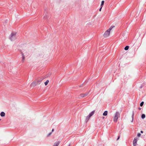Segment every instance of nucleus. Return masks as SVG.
Here are the masks:
<instances>
[{
  "label": "nucleus",
  "instance_id": "1",
  "mask_svg": "<svg viewBox=\"0 0 146 146\" xmlns=\"http://www.w3.org/2000/svg\"><path fill=\"white\" fill-rule=\"evenodd\" d=\"M42 80L40 79L38 80H35V81L33 82L31 84V85L33 86H35L37 85L40 84L41 81H42Z\"/></svg>",
  "mask_w": 146,
  "mask_h": 146
},
{
  "label": "nucleus",
  "instance_id": "2",
  "mask_svg": "<svg viewBox=\"0 0 146 146\" xmlns=\"http://www.w3.org/2000/svg\"><path fill=\"white\" fill-rule=\"evenodd\" d=\"M16 38V34L15 33H12L10 36V39L11 41H14Z\"/></svg>",
  "mask_w": 146,
  "mask_h": 146
},
{
  "label": "nucleus",
  "instance_id": "3",
  "mask_svg": "<svg viewBox=\"0 0 146 146\" xmlns=\"http://www.w3.org/2000/svg\"><path fill=\"white\" fill-rule=\"evenodd\" d=\"M120 116V114L118 112H117L115 114V116L113 118V121L114 122H117V119Z\"/></svg>",
  "mask_w": 146,
  "mask_h": 146
},
{
  "label": "nucleus",
  "instance_id": "4",
  "mask_svg": "<svg viewBox=\"0 0 146 146\" xmlns=\"http://www.w3.org/2000/svg\"><path fill=\"white\" fill-rule=\"evenodd\" d=\"M110 32L108 30H107L104 34V36L105 37H107L110 35Z\"/></svg>",
  "mask_w": 146,
  "mask_h": 146
},
{
  "label": "nucleus",
  "instance_id": "5",
  "mask_svg": "<svg viewBox=\"0 0 146 146\" xmlns=\"http://www.w3.org/2000/svg\"><path fill=\"white\" fill-rule=\"evenodd\" d=\"M22 55V61L23 62H24L25 59V54L24 53V52H21Z\"/></svg>",
  "mask_w": 146,
  "mask_h": 146
},
{
  "label": "nucleus",
  "instance_id": "6",
  "mask_svg": "<svg viewBox=\"0 0 146 146\" xmlns=\"http://www.w3.org/2000/svg\"><path fill=\"white\" fill-rule=\"evenodd\" d=\"M95 111H92V112H91L89 114V115L90 117H91L92 115H94V113Z\"/></svg>",
  "mask_w": 146,
  "mask_h": 146
},
{
  "label": "nucleus",
  "instance_id": "7",
  "mask_svg": "<svg viewBox=\"0 0 146 146\" xmlns=\"http://www.w3.org/2000/svg\"><path fill=\"white\" fill-rule=\"evenodd\" d=\"M137 140L138 139L137 138H135L133 141V143H137Z\"/></svg>",
  "mask_w": 146,
  "mask_h": 146
},
{
  "label": "nucleus",
  "instance_id": "8",
  "mask_svg": "<svg viewBox=\"0 0 146 146\" xmlns=\"http://www.w3.org/2000/svg\"><path fill=\"white\" fill-rule=\"evenodd\" d=\"M88 94H80V96L82 97H84L87 95Z\"/></svg>",
  "mask_w": 146,
  "mask_h": 146
},
{
  "label": "nucleus",
  "instance_id": "9",
  "mask_svg": "<svg viewBox=\"0 0 146 146\" xmlns=\"http://www.w3.org/2000/svg\"><path fill=\"white\" fill-rule=\"evenodd\" d=\"M0 115L2 117H4L5 115V113L4 112H2L0 113Z\"/></svg>",
  "mask_w": 146,
  "mask_h": 146
},
{
  "label": "nucleus",
  "instance_id": "10",
  "mask_svg": "<svg viewBox=\"0 0 146 146\" xmlns=\"http://www.w3.org/2000/svg\"><path fill=\"white\" fill-rule=\"evenodd\" d=\"M90 116L89 115L87 116L86 117V122H87L89 120V119H90Z\"/></svg>",
  "mask_w": 146,
  "mask_h": 146
},
{
  "label": "nucleus",
  "instance_id": "11",
  "mask_svg": "<svg viewBox=\"0 0 146 146\" xmlns=\"http://www.w3.org/2000/svg\"><path fill=\"white\" fill-rule=\"evenodd\" d=\"M60 143V142L58 141L57 142L55 143L53 146H58Z\"/></svg>",
  "mask_w": 146,
  "mask_h": 146
},
{
  "label": "nucleus",
  "instance_id": "12",
  "mask_svg": "<svg viewBox=\"0 0 146 146\" xmlns=\"http://www.w3.org/2000/svg\"><path fill=\"white\" fill-rule=\"evenodd\" d=\"M108 114V111H105L103 113V115L104 116H106Z\"/></svg>",
  "mask_w": 146,
  "mask_h": 146
},
{
  "label": "nucleus",
  "instance_id": "13",
  "mask_svg": "<svg viewBox=\"0 0 146 146\" xmlns=\"http://www.w3.org/2000/svg\"><path fill=\"white\" fill-rule=\"evenodd\" d=\"M47 16H48L47 14L46 13H45V15L44 16V19H47Z\"/></svg>",
  "mask_w": 146,
  "mask_h": 146
},
{
  "label": "nucleus",
  "instance_id": "14",
  "mask_svg": "<svg viewBox=\"0 0 146 146\" xmlns=\"http://www.w3.org/2000/svg\"><path fill=\"white\" fill-rule=\"evenodd\" d=\"M134 111H133L132 112V120L131 121V122H132L133 120V117H134Z\"/></svg>",
  "mask_w": 146,
  "mask_h": 146
},
{
  "label": "nucleus",
  "instance_id": "15",
  "mask_svg": "<svg viewBox=\"0 0 146 146\" xmlns=\"http://www.w3.org/2000/svg\"><path fill=\"white\" fill-rule=\"evenodd\" d=\"M129 46H127L125 47L124 49L126 50H127L129 49Z\"/></svg>",
  "mask_w": 146,
  "mask_h": 146
},
{
  "label": "nucleus",
  "instance_id": "16",
  "mask_svg": "<svg viewBox=\"0 0 146 146\" xmlns=\"http://www.w3.org/2000/svg\"><path fill=\"white\" fill-rule=\"evenodd\" d=\"M104 1H102L101 4V7H103V6L104 5Z\"/></svg>",
  "mask_w": 146,
  "mask_h": 146
},
{
  "label": "nucleus",
  "instance_id": "17",
  "mask_svg": "<svg viewBox=\"0 0 146 146\" xmlns=\"http://www.w3.org/2000/svg\"><path fill=\"white\" fill-rule=\"evenodd\" d=\"M49 81L48 80H47L44 83V84L45 86H46L48 83Z\"/></svg>",
  "mask_w": 146,
  "mask_h": 146
},
{
  "label": "nucleus",
  "instance_id": "18",
  "mask_svg": "<svg viewBox=\"0 0 146 146\" xmlns=\"http://www.w3.org/2000/svg\"><path fill=\"white\" fill-rule=\"evenodd\" d=\"M145 117V114H143L142 115H141V118L143 119H144Z\"/></svg>",
  "mask_w": 146,
  "mask_h": 146
},
{
  "label": "nucleus",
  "instance_id": "19",
  "mask_svg": "<svg viewBox=\"0 0 146 146\" xmlns=\"http://www.w3.org/2000/svg\"><path fill=\"white\" fill-rule=\"evenodd\" d=\"M113 27H112V26L109 29L107 30L108 31L110 32V31L112 29Z\"/></svg>",
  "mask_w": 146,
  "mask_h": 146
},
{
  "label": "nucleus",
  "instance_id": "20",
  "mask_svg": "<svg viewBox=\"0 0 146 146\" xmlns=\"http://www.w3.org/2000/svg\"><path fill=\"white\" fill-rule=\"evenodd\" d=\"M113 27H112V26L109 29L107 30L108 31L110 32V31L112 29Z\"/></svg>",
  "mask_w": 146,
  "mask_h": 146
},
{
  "label": "nucleus",
  "instance_id": "21",
  "mask_svg": "<svg viewBox=\"0 0 146 146\" xmlns=\"http://www.w3.org/2000/svg\"><path fill=\"white\" fill-rule=\"evenodd\" d=\"M113 27H112V26L109 29L107 30L108 31L110 32V31L112 29Z\"/></svg>",
  "mask_w": 146,
  "mask_h": 146
},
{
  "label": "nucleus",
  "instance_id": "22",
  "mask_svg": "<svg viewBox=\"0 0 146 146\" xmlns=\"http://www.w3.org/2000/svg\"><path fill=\"white\" fill-rule=\"evenodd\" d=\"M143 104H144V102H142L141 103H140V106H142L143 105Z\"/></svg>",
  "mask_w": 146,
  "mask_h": 146
},
{
  "label": "nucleus",
  "instance_id": "23",
  "mask_svg": "<svg viewBox=\"0 0 146 146\" xmlns=\"http://www.w3.org/2000/svg\"><path fill=\"white\" fill-rule=\"evenodd\" d=\"M22 52H24V53L25 54V55H26L27 53V52L25 50H23V51H22Z\"/></svg>",
  "mask_w": 146,
  "mask_h": 146
},
{
  "label": "nucleus",
  "instance_id": "24",
  "mask_svg": "<svg viewBox=\"0 0 146 146\" xmlns=\"http://www.w3.org/2000/svg\"><path fill=\"white\" fill-rule=\"evenodd\" d=\"M141 135V134L140 133H138L137 135L138 137H139Z\"/></svg>",
  "mask_w": 146,
  "mask_h": 146
},
{
  "label": "nucleus",
  "instance_id": "25",
  "mask_svg": "<svg viewBox=\"0 0 146 146\" xmlns=\"http://www.w3.org/2000/svg\"><path fill=\"white\" fill-rule=\"evenodd\" d=\"M133 146H136L137 145V143H133Z\"/></svg>",
  "mask_w": 146,
  "mask_h": 146
},
{
  "label": "nucleus",
  "instance_id": "26",
  "mask_svg": "<svg viewBox=\"0 0 146 146\" xmlns=\"http://www.w3.org/2000/svg\"><path fill=\"white\" fill-rule=\"evenodd\" d=\"M51 134H52V132H50V133L48 134V136H49Z\"/></svg>",
  "mask_w": 146,
  "mask_h": 146
},
{
  "label": "nucleus",
  "instance_id": "27",
  "mask_svg": "<svg viewBox=\"0 0 146 146\" xmlns=\"http://www.w3.org/2000/svg\"><path fill=\"white\" fill-rule=\"evenodd\" d=\"M119 138H120V136H118V137L117 139V140H118L119 139Z\"/></svg>",
  "mask_w": 146,
  "mask_h": 146
},
{
  "label": "nucleus",
  "instance_id": "28",
  "mask_svg": "<svg viewBox=\"0 0 146 146\" xmlns=\"http://www.w3.org/2000/svg\"><path fill=\"white\" fill-rule=\"evenodd\" d=\"M102 7H101V8H100V9H99V11H101V9H102Z\"/></svg>",
  "mask_w": 146,
  "mask_h": 146
},
{
  "label": "nucleus",
  "instance_id": "29",
  "mask_svg": "<svg viewBox=\"0 0 146 146\" xmlns=\"http://www.w3.org/2000/svg\"><path fill=\"white\" fill-rule=\"evenodd\" d=\"M141 133H143V131H141Z\"/></svg>",
  "mask_w": 146,
  "mask_h": 146
},
{
  "label": "nucleus",
  "instance_id": "30",
  "mask_svg": "<svg viewBox=\"0 0 146 146\" xmlns=\"http://www.w3.org/2000/svg\"><path fill=\"white\" fill-rule=\"evenodd\" d=\"M54 129H53L52 130V132H53L54 131Z\"/></svg>",
  "mask_w": 146,
  "mask_h": 146
},
{
  "label": "nucleus",
  "instance_id": "31",
  "mask_svg": "<svg viewBox=\"0 0 146 146\" xmlns=\"http://www.w3.org/2000/svg\"><path fill=\"white\" fill-rule=\"evenodd\" d=\"M142 86H140V88H142Z\"/></svg>",
  "mask_w": 146,
  "mask_h": 146
},
{
  "label": "nucleus",
  "instance_id": "32",
  "mask_svg": "<svg viewBox=\"0 0 146 146\" xmlns=\"http://www.w3.org/2000/svg\"><path fill=\"white\" fill-rule=\"evenodd\" d=\"M139 109L140 110H141V108H139Z\"/></svg>",
  "mask_w": 146,
  "mask_h": 146
},
{
  "label": "nucleus",
  "instance_id": "33",
  "mask_svg": "<svg viewBox=\"0 0 146 146\" xmlns=\"http://www.w3.org/2000/svg\"><path fill=\"white\" fill-rule=\"evenodd\" d=\"M70 146V144H69L68 146Z\"/></svg>",
  "mask_w": 146,
  "mask_h": 146
},
{
  "label": "nucleus",
  "instance_id": "34",
  "mask_svg": "<svg viewBox=\"0 0 146 146\" xmlns=\"http://www.w3.org/2000/svg\"><path fill=\"white\" fill-rule=\"evenodd\" d=\"M1 120V119H0V120Z\"/></svg>",
  "mask_w": 146,
  "mask_h": 146
}]
</instances>
